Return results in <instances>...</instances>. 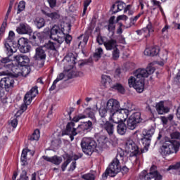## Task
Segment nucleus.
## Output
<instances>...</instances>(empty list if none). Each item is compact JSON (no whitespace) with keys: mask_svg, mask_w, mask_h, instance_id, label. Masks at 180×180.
Listing matches in <instances>:
<instances>
[{"mask_svg":"<svg viewBox=\"0 0 180 180\" xmlns=\"http://www.w3.org/2000/svg\"><path fill=\"white\" fill-rule=\"evenodd\" d=\"M64 77H65V75H64V73H60L56 78V79L55 80V82H58L59 81H62V79H64Z\"/></svg>","mask_w":180,"mask_h":180,"instance_id":"nucleus-60","label":"nucleus"},{"mask_svg":"<svg viewBox=\"0 0 180 180\" xmlns=\"http://www.w3.org/2000/svg\"><path fill=\"white\" fill-rule=\"evenodd\" d=\"M94 124H92L91 121H87L85 122H83L82 124L78 126L79 131L80 130L82 131H84V133H89V131H91L92 129H94Z\"/></svg>","mask_w":180,"mask_h":180,"instance_id":"nucleus-23","label":"nucleus"},{"mask_svg":"<svg viewBox=\"0 0 180 180\" xmlns=\"http://www.w3.org/2000/svg\"><path fill=\"white\" fill-rule=\"evenodd\" d=\"M96 141L91 137H84L82 139L81 147L83 153L86 155H92L96 148Z\"/></svg>","mask_w":180,"mask_h":180,"instance_id":"nucleus-6","label":"nucleus"},{"mask_svg":"<svg viewBox=\"0 0 180 180\" xmlns=\"http://www.w3.org/2000/svg\"><path fill=\"white\" fill-rule=\"evenodd\" d=\"M91 0H86L84 1L82 16H84V15H85L86 11L88 10V6H89V4H91Z\"/></svg>","mask_w":180,"mask_h":180,"instance_id":"nucleus-47","label":"nucleus"},{"mask_svg":"<svg viewBox=\"0 0 180 180\" xmlns=\"http://www.w3.org/2000/svg\"><path fill=\"white\" fill-rule=\"evenodd\" d=\"M138 124V122H136V121L129 117L127 120V126L129 130H134L137 127Z\"/></svg>","mask_w":180,"mask_h":180,"instance_id":"nucleus-35","label":"nucleus"},{"mask_svg":"<svg viewBox=\"0 0 180 180\" xmlns=\"http://www.w3.org/2000/svg\"><path fill=\"white\" fill-rule=\"evenodd\" d=\"M25 8H26V3L24 1H20L17 13L19 14L20 12H22V11H25Z\"/></svg>","mask_w":180,"mask_h":180,"instance_id":"nucleus-42","label":"nucleus"},{"mask_svg":"<svg viewBox=\"0 0 180 180\" xmlns=\"http://www.w3.org/2000/svg\"><path fill=\"white\" fill-rule=\"evenodd\" d=\"M72 41V37H71V35L68 34L65 35V34H64V41H65L67 44H70V43H71Z\"/></svg>","mask_w":180,"mask_h":180,"instance_id":"nucleus-52","label":"nucleus"},{"mask_svg":"<svg viewBox=\"0 0 180 180\" xmlns=\"http://www.w3.org/2000/svg\"><path fill=\"white\" fill-rule=\"evenodd\" d=\"M100 127L103 129L110 137L111 141H116L117 138L115 136V124L107 120H100Z\"/></svg>","mask_w":180,"mask_h":180,"instance_id":"nucleus-7","label":"nucleus"},{"mask_svg":"<svg viewBox=\"0 0 180 180\" xmlns=\"http://www.w3.org/2000/svg\"><path fill=\"white\" fill-rule=\"evenodd\" d=\"M112 89L118 91L120 94H124V87L119 83L112 86Z\"/></svg>","mask_w":180,"mask_h":180,"instance_id":"nucleus-40","label":"nucleus"},{"mask_svg":"<svg viewBox=\"0 0 180 180\" xmlns=\"http://www.w3.org/2000/svg\"><path fill=\"white\" fill-rule=\"evenodd\" d=\"M78 55L77 53H68L64 58V61L66 62V65L70 68H72L75 65L77 64V58Z\"/></svg>","mask_w":180,"mask_h":180,"instance_id":"nucleus-17","label":"nucleus"},{"mask_svg":"<svg viewBox=\"0 0 180 180\" xmlns=\"http://www.w3.org/2000/svg\"><path fill=\"white\" fill-rule=\"evenodd\" d=\"M4 47L6 49V53L8 58L13 56V53L18 51V46L16 44L13 43L11 39L6 40L4 44Z\"/></svg>","mask_w":180,"mask_h":180,"instance_id":"nucleus-15","label":"nucleus"},{"mask_svg":"<svg viewBox=\"0 0 180 180\" xmlns=\"http://www.w3.org/2000/svg\"><path fill=\"white\" fill-rule=\"evenodd\" d=\"M71 160H72L71 157H68V159L66 160V161L62 164L61 168H62L63 172L65 171V168H67V167H68V164H70V162H71Z\"/></svg>","mask_w":180,"mask_h":180,"instance_id":"nucleus-46","label":"nucleus"},{"mask_svg":"<svg viewBox=\"0 0 180 180\" xmlns=\"http://www.w3.org/2000/svg\"><path fill=\"white\" fill-rule=\"evenodd\" d=\"M158 172L157 171V166L153 165L150 169V172L143 170L139 175V179L141 180H150L153 179L157 175Z\"/></svg>","mask_w":180,"mask_h":180,"instance_id":"nucleus-14","label":"nucleus"},{"mask_svg":"<svg viewBox=\"0 0 180 180\" xmlns=\"http://www.w3.org/2000/svg\"><path fill=\"white\" fill-rule=\"evenodd\" d=\"M116 29V26L115 24H109L108 26V30L109 32H112V33L115 32V30Z\"/></svg>","mask_w":180,"mask_h":180,"instance_id":"nucleus-59","label":"nucleus"},{"mask_svg":"<svg viewBox=\"0 0 180 180\" xmlns=\"http://www.w3.org/2000/svg\"><path fill=\"white\" fill-rule=\"evenodd\" d=\"M30 40H31V42L32 43L33 46H39L37 44H33L34 41H36L37 40V34L34 33L32 35V34H30Z\"/></svg>","mask_w":180,"mask_h":180,"instance_id":"nucleus-48","label":"nucleus"},{"mask_svg":"<svg viewBox=\"0 0 180 180\" xmlns=\"http://www.w3.org/2000/svg\"><path fill=\"white\" fill-rule=\"evenodd\" d=\"M124 6H126V4L123 2H118L117 3V9L118 12H120V11H123Z\"/></svg>","mask_w":180,"mask_h":180,"instance_id":"nucleus-53","label":"nucleus"},{"mask_svg":"<svg viewBox=\"0 0 180 180\" xmlns=\"http://www.w3.org/2000/svg\"><path fill=\"white\" fill-rule=\"evenodd\" d=\"M9 13H6L4 20L1 26V29L6 30V26H8V19H9Z\"/></svg>","mask_w":180,"mask_h":180,"instance_id":"nucleus-45","label":"nucleus"},{"mask_svg":"<svg viewBox=\"0 0 180 180\" xmlns=\"http://www.w3.org/2000/svg\"><path fill=\"white\" fill-rule=\"evenodd\" d=\"M109 121L116 124H120V122L123 123V120L120 117V115H119L117 111L109 114Z\"/></svg>","mask_w":180,"mask_h":180,"instance_id":"nucleus-26","label":"nucleus"},{"mask_svg":"<svg viewBox=\"0 0 180 180\" xmlns=\"http://www.w3.org/2000/svg\"><path fill=\"white\" fill-rule=\"evenodd\" d=\"M14 60H15L18 65L24 67L22 70H24V71H27L26 73L29 74V63H30V59L27 56L17 55L14 56Z\"/></svg>","mask_w":180,"mask_h":180,"instance_id":"nucleus-12","label":"nucleus"},{"mask_svg":"<svg viewBox=\"0 0 180 180\" xmlns=\"http://www.w3.org/2000/svg\"><path fill=\"white\" fill-rule=\"evenodd\" d=\"M155 68L149 65L146 69H138L134 72V76H131L128 79L129 86L133 87L139 94L144 91V79L148 78V75L154 74Z\"/></svg>","mask_w":180,"mask_h":180,"instance_id":"nucleus-2","label":"nucleus"},{"mask_svg":"<svg viewBox=\"0 0 180 180\" xmlns=\"http://www.w3.org/2000/svg\"><path fill=\"white\" fill-rule=\"evenodd\" d=\"M98 141L99 143H106L108 141V137H106L104 135L100 136V137L98 139Z\"/></svg>","mask_w":180,"mask_h":180,"instance_id":"nucleus-58","label":"nucleus"},{"mask_svg":"<svg viewBox=\"0 0 180 180\" xmlns=\"http://www.w3.org/2000/svg\"><path fill=\"white\" fill-rule=\"evenodd\" d=\"M14 37H15V32H13V31H10L7 40H11V41H12Z\"/></svg>","mask_w":180,"mask_h":180,"instance_id":"nucleus-63","label":"nucleus"},{"mask_svg":"<svg viewBox=\"0 0 180 180\" xmlns=\"http://www.w3.org/2000/svg\"><path fill=\"white\" fill-rule=\"evenodd\" d=\"M156 110L158 115H165V113L169 112V108L164 105V101H160L156 104Z\"/></svg>","mask_w":180,"mask_h":180,"instance_id":"nucleus-25","label":"nucleus"},{"mask_svg":"<svg viewBox=\"0 0 180 180\" xmlns=\"http://www.w3.org/2000/svg\"><path fill=\"white\" fill-rule=\"evenodd\" d=\"M27 45H29V43L27 42V39L20 38L18 39V49L25 47V46H27Z\"/></svg>","mask_w":180,"mask_h":180,"instance_id":"nucleus-38","label":"nucleus"},{"mask_svg":"<svg viewBox=\"0 0 180 180\" xmlns=\"http://www.w3.org/2000/svg\"><path fill=\"white\" fill-rule=\"evenodd\" d=\"M171 169H175L176 171H179V172H180V162L175 165L169 166L167 171H171Z\"/></svg>","mask_w":180,"mask_h":180,"instance_id":"nucleus-43","label":"nucleus"},{"mask_svg":"<svg viewBox=\"0 0 180 180\" xmlns=\"http://www.w3.org/2000/svg\"><path fill=\"white\" fill-rule=\"evenodd\" d=\"M32 150L25 148L23 149L21 154V162L22 165H26L27 164V153H31Z\"/></svg>","mask_w":180,"mask_h":180,"instance_id":"nucleus-32","label":"nucleus"},{"mask_svg":"<svg viewBox=\"0 0 180 180\" xmlns=\"http://www.w3.org/2000/svg\"><path fill=\"white\" fill-rule=\"evenodd\" d=\"M106 108L110 113H114L120 108V103L116 99L111 98L108 101Z\"/></svg>","mask_w":180,"mask_h":180,"instance_id":"nucleus-16","label":"nucleus"},{"mask_svg":"<svg viewBox=\"0 0 180 180\" xmlns=\"http://www.w3.org/2000/svg\"><path fill=\"white\" fill-rule=\"evenodd\" d=\"M127 19L128 18L126 15H121L117 18V22H119V20H127Z\"/></svg>","mask_w":180,"mask_h":180,"instance_id":"nucleus-61","label":"nucleus"},{"mask_svg":"<svg viewBox=\"0 0 180 180\" xmlns=\"http://www.w3.org/2000/svg\"><path fill=\"white\" fill-rule=\"evenodd\" d=\"M34 24L37 27V29H41L46 26V20L43 18H37L34 20Z\"/></svg>","mask_w":180,"mask_h":180,"instance_id":"nucleus-31","label":"nucleus"},{"mask_svg":"<svg viewBox=\"0 0 180 180\" xmlns=\"http://www.w3.org/2000/svg\"><path fill=\"white\" fill-rule=\"evenodd\" d=\"M96 41L97 43H98V44L101 45V44H105V42L103 41V37H102V36H101L100 34H98L97 38H96Z\"/></svg>","mask_w":180,"mask_h":180,"instance_id":"nucleus-57","label":"nucleus"},{"mask_svg":"<svg viewBox=\"0 0 180 180\" xmlns=\"http://www.w3.org/2000/svg\"><path fill=\"white\" fill-rule=\"evenodd\" d=\"M117 131L118 134H120L121 136L126 134V131H127V127L126 126V124L124 122L118 124L117 126Z\"/></svg>","mask_w":180,"mask_h":180,"instance_id":"nucleus-30","label":"nucleus"},{"mask_svg":"<svg viewBox=\"0 0 180 180\" xmlns=\"http://www.w3.org/2000/svg\"><path fill=\"white\" fill-rule=\"evenodd\" d=\"M102 54H103V49H102V48L96 49V52L94 54V61H99L100 58L102 57Z\"/></svg>","mask_w":180,"mask_h":180,"instance_id":"nucleus-34","label":"nucleus"},{"mask_svg":"<svg viewBox=\"0 0 180 180\" xmlns=\"http://www.w3.org/2000/svg\"><path fill=\"white\" fill-rule=\"evenodd\" d=\"M48 3L49 4L50 8L53 9V8H56L57 5V0H47Z\"/></svg>","mask_w":180,"mask_h":180,"instance_id":"nucleus-56","label":"nucleus"},{"mask_svg":"<svg viewBox=\"0 0 180 180\" xmlns=\"http://www.w3.org/2000/svg\"><path fill=\"white\" fill-rule=\"evenodd\" d=\"M158 53H160V47L158 46L147 48L144 51V55L150 56V57H154V56H158Z\"/></svg>","mask_w":180,"mask_h":180,"instance_id":"nucleus-24","label":"nucleus"},{"mask_svg":"<svg viewBox=\"0 0 180 180\" xmlns=\"http://www.w3.org/2000/svg\"><path fill=\"white\" fill-rule=\"evenodd\" d=\"M86 117H89L94 123H96L95 113L91 108H86L84 111V114H79L78 115L75 116L72 119V122H75L77 123L82 119H86Z\"/></svg>","mask_w":180,"mask_h":180,"instance_id":"nucleus-11","label":"nucleus"},{"mask_svg":"<svg viewBox=\"0 0 180 180\" xmlns=\"http://www.w3.org/2000/svg\"><path fill=\"white\" fill-rule=\"evenodd\" d=\"M153 32H154V30L153 29V25L149 23L146 27L141 30H137L136 33L139 36L143 35V37H150V33H153Z\"/></svg>","mask_w":180,"mask_h":180,"instance_id":"nucleus-22","label":"nucleus"},{"mask_svg":"<svg viewBox=\"0 0 180 180\" xmlns=\"http://www.w3.org/2000/svg\"><path fill=\"white\" fill-rule=\"evenodd\" d=\"M171 138L172 140H178V139H179L180 137V133L179 132H173L172 134H171Z\"/></svg>","mask_w":180,"mask_h":180,"instance_id":"nucleus-55","label":"nucleus"},{"mask_svg":"<svg viewBox=\"0 0 180 180\" xmlns=\"http://www.w3.org/2000/svg\"><path fill=\"white\" fill-rule=\"evenodd\" d=\"M98 112H99L100 117H101L100 120H106V117H108L110 113L109 110H108L107 107L100 108V109L98 110Z\"/></svg>","mask_w":180,"mask_h":180,"instance_id":"nucleus-29","label":"nucleus"},{"mask_svg":"<svg viewBox=\"0 0 180 180\" xmlns=\"http://www.w3.org/2000/svg\"><path fill=\"white\" fill-rule=\"evenodd\" d=\"M101 82L103 85H106V84H110V82H112V79L110 78V76L103 75L101 77Z\"/></svg>","mask_w":180,"mask_h":180,"instance_id":"nucleus-39","label":"nucleus"},{"mask_svg":"<svg viewBox=\"0 0 180 180\" xmlns=\"http://www.w3.org/2000/svg\"><path fill=\"white\" fill-rule=\"evenodd\" d=\"M39 139H40V131L39 129H36L32 135L28 136V140H30V141H37Z\"/></svg>","mask_w":180,"mask_h":180,"instance_id":"nucleus-36","label":"nucleus"},{"mask_svg":"<svg viewBox=\"0 0 180 180\" xmlns=\"http://www.w3.org/2000/svg\"><path fill=\"white\" fill-rule=\"evenodd\" d=\"M0 70H6V72H0V77H2V75H8V74H9V70H11V71L15 74H17V75L20 74V69L19 68V66H13L12 60L9 58V56L2 58L0 60Z\"/></svg>","mask_w":180,"mask_h":180,"instance_id":"nucleus-4","label":"nucleus"},{"mask_svg":"<svg viewBox=\"0 0 180 180\" xmlns=\"http://www.w3.org/2000/svg\"><path fill=\"white\" fill-rule=\"evenodd\" d=\"M120 57V51L119 49L115 48L112 51V58L113 60H117Z\"/></svg>","mask_w":180,"mask_h":180,"instance_id":"nucleus-44","label":"nucleus"},{"mask_svg":"<svg viewBox=\"0 0 180 180\" xmlns=\"http://www.w3.org/2000/svg\"><path fill=\"white\" fill-rule=\"evenodd\" d=\"M106 50H115L117 48V42L115 39H110L104 42Z\"/></svg>","mask_w":180,"mask_h":180,"instance_id":"nucleus-27","label":"nucleus"},{"mask_svg":"<svg viewBox=\"0 0 180 180\" xmlns=\"http://www.w3.org/2000/svg\"><path fill=\"white\" fill-rule=\"evenodd\" d=\"M11 126L15 129L18 126V120L16 118L13 119L11 122Z\"/></svg>","mask_w":180,"mask_h":180,"instance_id":"nucleus-64","label":"nucleus"},{"mask_svg":"<svg viewBox=\"0 0 180 180\" xmlns=\"http://www.w3.org/2000/svg\"><path fill=\"white\" fill-rule=\"evenodd\" d=\"M153 6H157L159 8L160 11H162V7H161V2L157 0H151Z\"/></svg>","mask_w":180,"mask_h":180,"instance_id":"nucleus-54","label":"nucleus"},{"mask_svg":"<svg viewBox=\"0 0 180 180\" xmlns=\"http://www.w3.org/2000/svg\"><path fill=\"white\" fill-rule=\"evenodd\" d=\"M39 94V91L37 90V86L32 87L30 91L27 92L24 96V104L21 105V110L25 112L27 109V105L32 103V101H33L34 98H36Z\"/></svg>","mask_w":180,"mask_h":180,"instance_id":"nucleus-8","label":"nucleus"},{"mask_svg":"<svg viewBox=\"0 0 180 180\" xmlns=\"http://www.w3.org/2000/svg\"><path fill=\"white\" fill-rule=\"evenodd\" d=\"M82 179L84 180H95V174L91 173H88L86 174L82 175Z\"/></svg>","mask_w":180,"mask_h":180,"instance_id":"nucleus-41","label":"nucleus"},{"mask_svg":"<svg viewBox=\"0 0 180 180\" xmlns=\"http://www.w3.org/2000/svg\"><path fill=\"white\" fill-rule=\"evenodd\" d=\"M117 113L120 115V117L121 120H122V122H125L126 119L129 117V110L126 108H119L117 111Z\"/></svg>","mask_w":180,"mask_h":180,"instance_id":"nucleus-28","label":"nucleus"},{"mask_svg":"<svg viewBox=\"0 0 180 180\" xmlns=\"http://www.w3.org/2000/svg\"><path fill=\"white\" fill-rule=\"evenodd\" d=\"M155 129L154 128H150L149 129H146L143 131V136L141 139V143L143 146V148L139 149V146L133 141H127L125 143V150L127 153H131V157H136L139 154H143L148 151V148L150 144H151V137H153Z\"/></svg>","mask_w":180,"mask_h":180,"instance_id":"nucleus-1","label":"nucleus"},{"mask_svg":"<svg viewBox=\"0 0 180 180\" xmlns=\"http://www.w3.org/2000/svg\"><path fill=\"white\" fill-rule=\"evenodd\" d=\"M130 119L133 120L135 122L141 123L143 118H141V112H135L129 117Z\"/></svg>","mask_w":180,"mask_h":180,"instance_id":"nucleus-33","label":"nucleus"},{"mask_svg":"<svg viewBox=\"0 0 180 180\" xmlns=\"http://www.w3.org/2000/svg\"><path fill=\"white\" fill-rule=\"evenodd\" d=\"M41 12L43 15L47 16V18H50L51 20H58V19H60V13H58V11H50V8H45L42 9Z\"/></svg>","mask_w":180,"mask_h":180,"instance_id":"nucleus-20","label":"nucleus"},{"mask_svg":"<svg viewBox=\"0 0 180 180\" xmlns=\"http://www.w3.org/2000/svg\"><path fill=\"white\" fill-rule=\"evenodd\" d=\"M124 158V150L119 148L117 149V153L116 158L110 162L105 172L103 174V178L106 179L108 176H116L121 169L120 160L123 161Z\"/></svg>","mask_w":180,"mask_h":180,"instance_id":"nucleus-3","label":"nucleus"},{"mask_svg":"<svg viewBox=\"0 0 180 180\" xmlns=\"http://www.w3.org/2000/svg\"><path fill=\"white\" fill-rule=\"evenodd\" d=\"M31 180H40V176L37 173L34 172L32 174Z\"/></svg>","mask_w":180,"mask_h":180,"instance_id":"nucleus-62","label":"nucleus"},{"mask_svg":"<svg viewBox=\"0 0 180 180\" xmlns=\"http://www.w3.org/2000/svg\"><path fill=\"white\" fill-rule=\"evenodd\" d=\"M20 53H29L30 51V45H25V46H22L19 49Z\"/></svg>","mask_w":180,"mask_h":180,"instance_id":"nucleus-50","label":"nucleus"},{"mask_svg":"<svg viewBox=\"0 0 180 180\" xmlns=\"http://www.w3.org/2000/svg\"><path fill=\"white\" fill-rule=\"evenodd\" d=\"M21 180H29V176H27V172L26 170H22L20 176Z\"/></svg>","mask_w":180,"mask_h":180,"instance_id":"nucleus-51","label":"nucleus"},{"mask_svg":"<svg viewBox=\"0 0 180 180\" xmlns=\"http://www.w3.org/2000/svg\"><path fill=\"white\" fill-rule=\"evenodd\" d=\"M50 39L64 42V32L58 25H54L51 29Z\"/></svg>","mask_w":180,"mask_h":180,"instance_id":"nucleus-9","label":"nucleus"},{"mask_svg":"<svg viewBox=\"0 0 180 180\" xmlns=\"http://www.w3.org/2000/svg\"><path fill=\"white\" fill-rule=\"evenodd\" d=\"M180 142L177 140H171L166 141L162 146L161 154L166 157L174 153H178L179 150Z\"/></svg>","mask_w":180,"mask_h":180,"instance_id":"nucleus-5","label":"nucleus"},{"mask_svg":"<svg viewBox=\"0 0 180 180\" xmlns=\"http://www.w3.org/2000/svg\"><path fill=\"white\" fill-rule=\"evenodd\" d=\"M74 160H75V161H73L71 163L70 167L68 169L69 172H71V171L72 172V171H74V169H75L77 168V162H75V161H77V160H78V158H75Z\"/></svg>","mask_w":180,"mask_h":180,"instance_id":"nucleus-49","label":"nucleus"},{"mask_svg":"<svg viewBox=\"0 0 180 180\" xmlns=\"http://www.w3.org/2000/svg\"><path fill=\"white\" fill-rule=\"evenodd\" d=\"M16 32L18 34H32L33 30L26 23H20V25L16 28Z\"/></svg>","mask_w":180,"mask_h":180,"instance_id":"nucleus-18","label":"nucleus"},{"mask_svg":"<svg viewBox=\"0 0 180 180\" xmlns=\"http://www.w3.org/2000/svg\"><path fill=\"white\" fill-rule=\"evenodd\" d=\"M47 50L44 48V46H37L35 49V54L34 56V60H37V61H40V67H43L44 65V63L46 62V57H47V54L46 53Z\"/></svg>","mask_w":180,"mask_h":180,"instance_id":"nucleus-10","label":"nucleus"},{"mask_svg":"<svg viewBox=\"0 0 180 180\" xmlns=\"http://www.w3.org/2000/svg\"><path fill=\"white\" fill-rule=\"evenodd\" d=\"M81 131L79 129L75 128V123L74 122H70L67 124L66 129L65 130V134L70 136L71 141H74V136H77Z\"/></svg>","mask_w":180,"mask_h":180,"instance_id":"nucleus-13","label":"nucleus"},{"mask_svg":"<svg viewBox=\"0 0 180 180\" xmlns=\"http://www.w3.org/2000/svg\"><path fill=\"white\" fill-rule=\"evenodd\" d=\"M54 41L56 42L49 41L48 43L44 44V49L52 51H57V49H59L60 46L64 43L63 41H59L58 40H54Z\"/></svg>","mask_w":180,"mask_h":180,"instance_id":"nucleus-21","label":"nucleus"},{"mask_svg":"<svg viewBox=\"0 0 180 180\" xmlns=\"http://www.w3.org/2000/svg\"><path fill=\"white\" fill-rule=\"evenodd\" d=\"M51 162L55 164V165H60V162H63V158L57 155L51 157Z\"/></svg>","mask_w":180,"mask_h":180,"instance_id":"nucleus-37","label":"nucleus"},{"mask_svg":"<svg viewBox=\"0 0 180 180\" xmlns=\"http://www.w3.org/2000/svg\"><path fill=\"white\" fill-rule=\"evenodd\" d=\"M15 84V79L13 77H6L2 78L0 80V85L5 88V89H8L9 88H13Z\"/></svg>","mask_w":180,"mask_h":180,"instance_id":"nucleus-19","label":"nucleus"}]
</instances>
